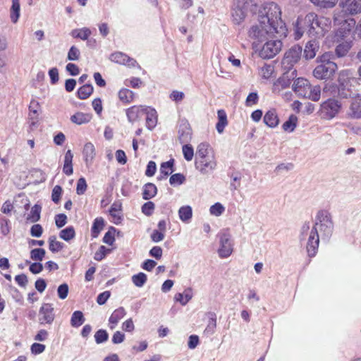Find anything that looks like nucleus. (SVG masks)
Returning <instances> with one entry per match:
<instances>
[{"label": "nucleus", "instance_id": "nucleus-44", "mask_svg": "<svg viewBox=\"0 0 361 361\" xmlns=\"http://www.w3.org/2000/svg\"><path fill=\"white\" fill-rule=\"evenodd\" d=\"M290 80L285 75L280 77L276 82L274 83L275 90H280L281 89H285L288 87L290 85Z\"/></svg>", "mask_w": 361, "mask_h": 361}, {"label": "nucleus", "instance_id": "nucleus-13", "mask_svg": "<svg viewBox=\"0 0 361 361\" xmlns=\"http://www.w3.org/2000/svg\"><path fill=\"white\" fill-rule=\"evenodd\" d=\"M147 106L134 105L126 109V116L131 123L140 120L147 109Z\"/></svg>", "mask_w": 361, "mask_h": 361}, {"label": "nucleus", "instance_id": "nucleus-33", "mask_svg": "<svg viewBox=\"0 0 361 361\" xmlns=\"http://www.w3.org/2000/svg\"><path fill=\"white\" fill-rule=\"evenodd\" d=\"M85 319L84 317L83 313L80 311L77 310L75 311L71 316V325L73 327L78 328L80 326L85 322Z\"/></svg>", "mask_w": 361, "mask_h": 361}, {"label": "nucleus", "instance_id": "nucleus-6", "mask_svg": "<svg viewBox=\"0 0 361 361\" xmlns=\"http://www.w3.org/2000/svg\"><path fill=\"white\" fill-rule=\"evenodd\" d=\"M302 47L295 45L289 49L282 59V66L286 70H290L300 59Z\"/></svg>", "mask_w": 361, "mask_h": 361}, {"label": "nucleus", "instance_id": "nucleus-30", "mask_svg": "<svg viewBox=\"0 0 361 361\" xmlns=\"http://www.w3.org/2000/svg\"><path fill=\"white\" fill-rule=\"evenodd\" d=\"M174 159H171L168 161L163 162L160 167L161 177L159 179L165 178L173 172Z\"/></svg>", "mask_w": 361, "mask_h": 361}, {"label": "nucleus", "instance_id": "nucleus-40", "mask_svg": "<svg viewBox=\"0 0 361 361\" xmlns=\"http://www.w3.org/2000/svg\"><path fill=\"white\" fill-rule=\"evenodd\" d=\"M350 48V42H344L337 45L335 51L338 57H343L348 54Z\"/></svg>", "mask_w": 361, "mask_h": 361}, {"label": "nucleus", "instance_id": "nucleus-23", "mask_svg": "<svg viewBox=\"0 0 361 361\" xmlns=\"http://www.w3.org/2000/svg\"><path fill=\"white\" fill-rule=\"evenodd\" d=\"M319 49L318 42L316 40L309 41L305 47L304 55L307 59H312L316 56Z\"/></svg>", "mask_w": 361, "mask_h": 361}, {"label": "nucleus", "instance_id": "nucleus-61", "mask_svg": "<svg viewBox=\"0 0 361 361\" xmlns=\"http://www.w3.org/2000/svg\"><path fill=\"white\" fill-rule=\"evenodd\" d=\"M258 102V95L256 92H251L247 97L245 104L247 106H252Z\"/></svg>", "mask_w": 361, "mask_h": 361}, {"label": "nucleus", "instance_id": "nucleus-53", "mask_svg": "<svg viewBox=\"0 0 361 361\" xmlns=\"http://www.w3.org/2000/svg\"><path fill=\"white\" fill-rule=\"evenodd\" d=\"M80 54L79 49L76 47L72 46L68 52L67 57L70 61H77L79 59Z\"/></svg>", "mask_w": 361, "mask_h": 361}, {"label": "nucleus", "instance_id": "nucleus-62", "mask_svg": "<svg viewBox=\"0 0 361 361\" xmlns=\"http://www.w3.org/2000/svg\"><path fill=\"white\" fill-rule=\"evenodd\" d=\"M43 233V228L40 224H34L30 228V234L33 237L39 238Z\"/></svg>", "mask_w": 361, "mask_h": 361}, {"label": "nucleus", "instance_id": "nucleus-36", "mask_svg": "<svg viewBox=\"0 0 361 361\" xmlns=\"http://www.w3.org/2000/svg\"><path fill=\"white\" fill-rule=\"evenodd\" d=\"M59 237L66 241L73 239L75 237V231L73 226H71L62 229L59 232Z\"/></svg>", "mask_w": 361, "mask_h": 361}, {"label": "nucleus", "instance_id": "nucleus-9", "mask_svg": "<svg viewBox=\"0 0 361 361\" xmlns=\"http://www.w3.org/2000/svg\"><path fill=\"white\" fill-rule=\"evenodd\" d=\"M341 104L338 101L329 99L324 102L321 105V114L326 118H334L339 111Z\"/></svg>", "mask_w": 361, "mask_h": 361}, {"label": "nucleus", "instance_id": "nucleus-46", "mask_svg": "<svg viewBox=\"0 0 361 361\" xmlns=\"http://www.w3.org/2000/svg\"><path fill=\"white\" fill-rule=\"evenodd\" d=\"M274 72V67L271 65L265 64L260 69V75L263 78H270Z\"/></svg>", "mask_w": 361, "mask_h": 361}, {"label": "nucleus", "instance_id": "nucleus-57", "mask_svg": "<svg viewBox=\"0 0 361 361\" xmlns=\"http://www.w3.org/2000/svg\"><path fill=\"white\" fill-rule=\"evenodd\" d=\"M210 213L216 216H220L224 212V207L221 203H215L210 207Z\"/></svg>", "mask_w": 361, "mask_h": 361}, {"label": "nucleus", "instance_id": "nucleus-31", "mask_svg": "<svg viewBox=\"0 0 361 361\" xmlns=\"http://www.w3.org/2000/svg\"><path fill=\"white\" fill-rule=\"evenodd\" d=\"M91 34V30L88 27L74 29L71 32V35L73 38H78L82 40H87Z\"/></svg>", "mask_w": 361, "mask_h": 361}, {"label": "nucleus", "instance_id": "nucleus-15", "mask_svg": "<svg viewBox=\"0 0 361 361\" xmlns=\"http://www.w3.org/2000/svg\"><path fill=\"white\" fill-rule=\"evenodd\" d=\"M122 203L120 200L115 201L109 209L110 221L116 225L122 221Z\"/></svg>", "mask_w": 361, "mask_h": 361}, {"label": "nucleus", "instance_id": "nucleus-37", "mask_svg": "<svg viewBox=\"0 0 361 361\" xmlns=\"http://www.w3.org/2000/svg\"><path fill=\"white\" fill-rule=\"evenodd\" d=\"M20 16V1L19 0H12V6L11 8V19L16 23Z\"/></svg>", "mask_w": 361, "mask_h": 361}, {"label": "nucleus", "instance_id": "nucleus-5", "mask_svg": "<svg viewBox=\"0 0 361 361\" xmlns=\"http://www.w3.org/2000/svg\"><path fill=\"white\" fill-rule=\"evenodd\" d=\"M329 54L325 53L321 56L322 64L318 65L313 71V75L323 80L331 77L337 70V64L329 59Z\"/></svg>", "mask_w": 361, "mask_h": 361}, {"label": "nucleus", "instance_id": "nucleus-18", "mask_svg": "<svg viewBox=\"0 0 361 361\" xmlns=\"http://www.w3.org/2000/svg\"><path fill=\"white\" fill-rule=\"evenodd\" d=\"M126 311L124 307H119L116 309L109 319V327L113 330L118 325V322L126 316Z\"/></svg>", "mask_w": 361, "mask_h": 361}, {"label": "nucleus", "instance_id": "nucleus-59", "mask_svg": "<svg viewBox=\"0 0 361 361\" xmlns=\"http://www.w3.org/2000/svg\"><path fill=\"white\" fill-rule=\"evenodd\" d=\"M45 345L39 343H34L30 347L31 353L34 355H39L45 350Z\"/></svg>", "mask_w": 361, "mask_h": 361}, {"label": "nucleus", "instance_id": "nucleus-48", "mask_svg": "<svg viewBox=\"0 0 361 361\" xmlns=\"http://www.w3.org/2000/svg\"><path fill=\"white\" fill-rule=\"evenodd\" d=\"M182 149L185 159L188 161H191L194 157L193 147L190 145H185Z\"/></svg>", "mask_w": 361, "mask_h": 361}, {"label": "nucleus", "instance_id": "nucleus-60", "mask_svg": "<svg viewBox=\"0 0 361 361\" xmlns=\"http://www.w3.org/2000/svg\"><path fill=\"white\" fill-rule=\"evenodd\" d=\"M156 171H157L156 163L153 161H149L147 165L145 175L148 177H152L155 174Z\"/></svg>", "mask_w": 361, "mask_h": 361}, {"label": "nucleus", "instance_id": "nucleus-3", "mask_svg": "<svg viewBox=\"0 0 361 361\" xmlns=\"http://www.w3.org/2000/svg\"><path fill=\"white\" fill-rule=\"evenodd\" d=\"M217 166L214 150L207 142H202L197 147L195 166L202 174L213 171Z\"/></svg>", "mask_w": 361, "mask_h": 361}, {"label": "nucleus", "instance_id": "nucleus-41", "mask_svg": "<svg viewBox=\"0 0 361 361\" xmlns=\"http://www.w3.org/2000/svg\"><path fill=\"white\" fill-rule=\"evenodd\" d=\"M178 215L183 221H187L192 218V211L190 206L181 207L178 210Z\"/></svg>", "mask_w": 361, "mask_h": 361}, {"label": "nucleus", "instance_id": "nucleus-29", "mask_svg": "<svg viewBox=\"0 0 361 361\" xmlns=\"http://www.w3.org/2000/svg\"><path fill=\"white\" fill-rule=\"evenodd\" d=\"M104 227V220L102 217H97L92 224L91 235L93 238H97Z\"/></svg>", "mask_w": 361, "mask_h": 361}, {"label": "nucleus", "instance_id": "nucleus-32", "mask_svg": "<svg viewBox=\"0 0 361 361\" xmlns=\"http://www.w3.org/2000/svg\"><path fill=\"white\" fill-rule=\"evenodd\" d=\"M94 88L90 84H85L77 91L78 97L80 99H87L93 92Z\"/></svg>", "mask_w": 361, "mask_h": 361}, {"label": "nucleus", "instance_id": "nucleus-21", "mask_svg": "<svg viewBox=\"0 0 361 361\" xmlns=\"http://www.w3.org/2000/svg\"><path fill=\"white\" fill-rule=\"evenodd\" d=\"M355 20L354 18H349L345 19L341 25V27L338 29V32L341 37H345L348 35L353 29L355 26Z\"/></svg>", "mask_w": 361, "mask_h": 361}, {"label": "nucleus", "instance_id": "nucleus-58", "mask_svg": "<svg viewBox=\"0 0 361 361\" xmlns=\"http://www.w3.org/2000/svg\"><path fill=\"white\" fill-rule=\"evenodd\" d=\"M55 223L58 228H61L67 223V216L64 214H59L55 216Z\"/></svg>", "mask_w": 361, "mask_h": 361}, {"label": "nucleus", "instance_id": "nucleus-49", "mask_svg": "<svg viewBox=\"0 0 361 361\" xmlns=\"http://www.w3.org/2000/svg\"><path fill=\"white\" fill-rule=\"evenodd\" d=\"M111 252L110 249L106 248L104 245H101L98 250L94 254V259L97 261H101L102 260L106 255Z\"/></svg>", "mask_w": 361, "mask_h": 361}, {"label": "nucleus", "instance_id": "nucleus-16", "mask_svg": "<svg viewBox=\"0 0 361 361\" xmlns=\"http://www.w3.org/2000/svg\"><path fill=\"white\" fill-rule=\"evenodd\" d=\"M233 251L232 244L228 236L226 234L220 235V247L218 250L219 255L221 258L229 257Z\"/></svg>", "mask_w": 361, "mask_h": 361}, {"label": "nucleus", "instance_id": "nucleus-24", "mask_svg": "<svg viewBox=\"0 0 361 361\" xmlns=\"http://www.w3.org/2000/svg\"><path fill=\"white\" fill-rule=\"evenodd\" d=\"M118 97L123 104H128L133 102L135 93L129 89L122 88L118 91Z\"/></svg>", "mask_w": 361, "mask_h": 361}, {"label": "nucleus", "instance_id": "nucleus-52", "mask_svg": "<svg viewBox=\"0 0 361 361\" xmlns=\"http://www.w3.org/2000/svg\"><path fill=\"white\" fill-rule=\"evenodd\" d=\"M154 210V202L149 201L142 206V212L146 216H151Z\"/></svg>", "mask_w": 361, "mask_h": 361}, {"label": "nucleus", "instance_id": "nucleus-42", "mask_svg": "<svg viewBox=\"0 0 361 361\" xmlns=\"http://www.w3.org/2000/svg\"><path fill=\"white\" fill-rule=\"evenodd\" d=\"M147 276L143 272H140L132 276V281L133 284L137 287H142L147 282Z\"/></svg>", "mask_w": 361, "mask_h": 361}, {"label": "nucleus", "instance_id": "nucleus-22", "mask_svg": "<svg viewBox=\"0 0 361 361\" xmlns=\"http://www.w3.org/2000/svg\"><path fill=\"white\" fill-rule=\"evenodd\" d=\"M92 118L91 114L76 112L75 114L71 116V121L77 125H82L89 123Z\"/></svg>", "mask_w": 361, "mask_h": 361}, {"label": "nucleus", "instance_id": "nucleus-19", "mask_svg": "<svg viewBox=\"0 0 361 361\" xmlns=\"http://www.w3.org/2000/svg\"><path fill=\"white\" fill-rule=\"evenodd\" d=\"M145 115H146V127L149 130H153L158 122L157 111L154 108L148 106Z\"/></svg>", "mask_w": 361, "mask_h": 361}, {"label": "nucleus", "instance_id": "nucleus-56", "mask_svg": "<svg viewBox=\"0 0 361 361\" xmlns=\"http://www.w3.org/2000/svg\"><path fill=\"white\" fill-rule=\"evenodd\" d=\"M57 293L60 299H66L68 294V286L66 283H63L60 285L58 287Z\"/></svg>", "mask_w": 361, "mask_h": 361}, {"label": "nucleus", "instance_id": "nucleus-63", "mask_svg": "<svg viewBox=\"0 0 361 361\" xmlns=\"http://www.w3.org/2000/svg\"><path fill=\"white\" fill-rule=\"evenodd\" d=\"M110 295L111 293L109 290L99 293L97 298V302L100 305L105 304Z\"/></svg>", "mask_w": 361, "mask_h": 361}, {"label": "nucleus", "instance_id": "nucleus-34", "mask_svg": "<svg viewBox=\"0 0 361 361\" xmlns=\"http://www.w3.org/2000/svg\"><path fill=\"white\" fill-rule=\"evenodd\" d=\"M49 249L51 252H58L61 251L64 245L63 243L58 241L55 235H51L48 240Z\"/></svg>", "mask_w": 361, "mask_h": 361}, {"label": "nucleus", "instance_id": "nucleus-25", "mask_svg": "<svg viewBox=\"0 0 361 361\" xmlns=\"http://www.w3.org/2000/svg\"><path fill=\"white\" fill-rule=\"evenodd\" d=\"M73 154L71 150L68 149L65 154L64 164H63V172L66 176H71L73 173Z\"/></svg>", "mask_w": 361, "mask_h": 361}, {"label": "nucleus", "instance_id": "nucleus-28", "mask_svg": "<svg viewBox=\"0 0 361 361\" xmlns=\"http://www.w3.org/2000/svg\"><path fill=\"white\" fill-rule=\"evenodd\" d=\"M157 193V186L152 183H147L143 186L142 198L144 200H150Z\"/></svg>", "mask_w": 361, "mask_h": 361}, {"label": "nucleus", "instance_id": "nucleus-11", "mask_svg": "<svg viewBox=\"0 0 361 361\" xmlns=\"http://www.w3.org/2000/svg\"><path fill=\"white\" fill-rule=\"evenodd\" d=\"M342 12L350 16L361 13V0H342Z\"/></svg>", "mask_w": 361, "mask_h": 361}, {"label": "nucleus", "instance_id": "nucleus-51", "mask_svg": "<svg viewBox=\"0 0 361 361\" xmlns=\"http://www.w3.org/2000/svg\"><path fill=\"white\" fill-rule=\"evenodd\" d=\"M185 176L181 173H175L171 175L169 178V183L172 185H180L185 181Z\"/></svg>", "mask_w": 361, "mask_h": 361}, {"label": "nucleus", "instance_id": "nucleus-4", "mask_svg": "<svg viewBox=\"0 0 361 361\" xmlns=\"http://www.w3.org/2000/svg\"><path fill=\"white\" fill-rule=\"evenodd\" d=\"M328 19L321 17L314 13H307L303 19H298L297 25H300L310 35L319 37L324 35L327 30L328 25L325 23Z\"/></svg>", "mask_w": 361, "mask_h": 361}, {"label": "nucleus", "instance_id": "nucleus-43", "mask_svg": "<svg viewBox=\"0 0 361 361\" xmlns=\"http://www.w3.org/2000/svg\"><path fill=\"white\" fill-rule=\"evenodd\" d=\"M321 88L319 86L312 87L310 85L306 98L312 101H318L320 99Z\"/></svg>", "mask_w": 361, "mask_h": 361}, {"label": "nucleus", "instance_id": "nucleus-39", "mask_svg": "<svg viewBox=\"0 0 361 361\" xmlns=\"http://www.w3.org/2000/svg\"><path fill=\"white\" fill-rule=\"evenodd\" d=\"M175 300L179 302L181 305H186L192 298L191 290H185L184 293H176L174 297Z\"/></svg>", "mask_w": 361, "mask_h": 361}, {"label": "nucleus", "instance_id": "nucleus-55", "mask_svg": "<svg viewBox=\"0 0 361 361\" xmlns=\"http://www.w3.org/2000/svg\"><path fill=\"white\" fill-rule=\"evenodd\" d=\"M87 190V183L84 178H80L77 182L76 192L78 195H83Z\"/></svg>", "mask_w": 361, "mask_h": 361}, {"label": "nucleus", "instance_id": "nucleus-26", "mask_svg": "<svg viewBox=\"0 0 361 361\" xmlns=\"http://www.w3.org/2000/svg\"><path fill=\"white\" fill-rule=\"evenodd\" d=\"M350 116L355 118H361V97L357 96L353 99L350 107Z\"/></svg>", "mask_w": 361, "mask_h": 361}, {"label": "nucleus", "instance_id": "nucleus-27", "mask_svg": "<svg viewBox=\"0 0 361 361\" xmlns=\"http://www.w3.org/2000/svg\"><path fill=\"white\" fill-rule=\"evenodd\" d=\"M218 122L216 128L218 133H222L225 127L228 125V119L226 111L224 109H219L217 111Z\"/></svg>", "mask_w": 361, "mask_h": 361}, {"label": "nucleus", "instance_id": "nucleus-54", "mask_svg": "<svg viewBox=\"0 0 361 361\" xmlns=\"http://www.w3.org/2000/svg\"><path fill=\"white\" fill-rule=\"evenodd\" d=\"M122 330L128 332L133 333L135 330V325L132 318H129L125 322H123L121 326Z\"/></svg>", "mask_w": 361, "mask_h": 361}, {"label": "nucleus", "instance_id": "nucleus-8", "mask_svg": "<svg viewBox=\"0 0 361 361\" xmlns=\"http://www.w3.org/2000/svg\"><path fill=\"white\" fill-rule=\"evenodd\" d=\"M55 319L54 307L51 303H43L39 310L38 321L41 325L51 324Z\"/></svg>", "mask_w": 361, "mask_h": 361}, {"label": "nucleus", "instance_id": "nucleus-12", "mask_svg": "<svg viewBox=\"0 0 361 361\" xmlns=\"http://www.w3.org/2000/svg\"><path fill=\"white\" fill-rule=\"evenodd\" d=\"M109 59L112 62L127 66L128 67H135L137 65L135 59L121 51H115L112 53L109 56Z\"/></svg>", "mask_w": 361, "mask_h": 361}, {"label": "nucleus", "instance_id": "nucleus-64", "mask_svg": "<svg viewBox=\"0 0 361 361\" xmlns=\"http://www.w3.org/2000/svg\"><path fill=\"white\" fill-rule=\"evenodd\" d=\"M92 105L95 112L98 115H101L103 110L102 99L100 98L94 99L92 102Z\"/></svg>", "mask_w": 361, "mask_h": 361}, {"label": "nucleus", "instance_id": "nucleus-14", "mask_svg": "<svg viewBox=\"0 0 361 361\" xmlns=\"http://www.w3.org/2000/svg\"><path fill=\"white\" fill-rule=\"evenodd\" d=\"M311 84L303 78H297L293 84V91L299 96L306 98Z\"/></svg>", "mask_w": 361, "mask_h": 361}, {"label": "nucleus", "instance_id": "nucleus-35", "mask_svg": "<svg viewBox=\"0 0 361 361\" xmlns=\"http://www.w3.org/2000/svg\"><path fill=\"white\" fill-rule=\"evenodd\" d=\"M297 123V116L292 114L289 116L288 119L283 123L282 128L284 131L293 132L296 128Z\"/></svg>", "mask_w": 361, "mask_h": 361}, {"label": "nucleus", "instance_id": "nucleus-7", "mask_svg": "<svg viewBox=\"0 0 361 361\" xmlns=\"http://www.w3.org/2000/svg\"><path fill=\"white\" fill-rule=\"evenodd\" d=\"M281 47V40H269L262 46L259 54L262 59H271L280 52Z\"/></svg>", "mask_w": 361, "mask_h": 361}, {"label": "nucleus", "instance_id": "nucleus-10", "mask_svg": "<svg viewBox=\"0 0 361 361\" xmlns=\"http://www.w3.org/2000/svg\"><path fill=\"white\" fill-rule=\"evenodd\" d=\"M247 0H238V5L232 10V20L235 24H240L245 18Z\"/></svg>", "mask_w": 361, "mask_h": 361}, {"label": "nucleus", "instance_id": "nucleus-50", "mask_svg": "<svg viewBox=\"0 0 361 361\" xmlns=\"http://www.w3.org/2000/svg\"><path fill=\"white\" fill-rule=\"evenodd\" d=\"M62 192L63 190L60 185H57L54 187L51 192V200L54 203L58 204L59 202Z\"/></svg>", "mask_w": 361, "mask_h": 361}, {"label": "nucleus", "instance_id": "nucleus-47", "mask_svg": "<svg viewBox=\"0 0 361 361\" xmlns=\"http://www.w3.org/2000/svg\"><path fill=\"white\" fill-rule=\"evenodd\" d=\"M109 334L106 330L99 329L94 334V338L97 343L99 344L108 340Z\"/></svg>", "mask_w": 361, "mask_h": 361}, {"label": "nucleus", "instance_id": "nucleus-17", "mask_svg": "<svg viewBox=\"0 0 361 361\" xmlns=\"http://www.w3.org/2000/svg\"><path fill=\"white\" fill-rule=\"evenodd\" d=\"M279 121L277 111L274 108L268 110L263 117L264 124L271 128L277 127L279 124Z\"/></svg>", "mask_w": 361, "mask_h": 361}, {"label": "nucleus", "instance_id": "nucleus-2", "mask_svg": "<svg viewBox=\"0 0 361 361\" xmlns=\"http://www.w3.org/2000/svg\"><path fill=\"white\" fill-rule=\"evenodd\" d=\"M317 219L319 222H317L312 228L307 244V251L308 255L311 257H314L317 252L319 243L318 231L322 233L324 236L329 237L331 235L333 229L331 216L327 211H319Z\"/></svg>", "mask_w": 361, "mask_h": 361}, {"label": "nucleus", "instance_id": "nucleus-20", "mask_svg": "<svg viewBox=\"0 0 361 361\" xmlns=\"http://www.w3.org/2000/svg\"><path fill=\"white\" fill-rule=\"evenodd\" d=\"M83 159L87 165L91 164L96 156V149L94 145L89 142L85 144L82 149Z\"/></svg>", "mask_w": 361, "mask_h": 361}, {"label": "nucleus", "instance_id": "nucleus-1", "mask_svg": "<svg viewBox=\"0 0 361 361\" xmlns=\"http://www.w3.org/2000/svg\"><path fill=\"white\" fill-rule=\"evenodd\" d=\"M266 15L259 16L258 23L248 31L251 38L263 40L269 37H286L287 28L281 19V11L279 5L271 2L266 8Z\"/></svg>", "mask_w": 361, "mask_h": 361}, {"label": "nucleus", "instance_id": "nucleus-38", "mask_svg": "<svg viewBox=\"0 0 361 361\" xmlns=\"http://www.w3.org/2000/svg\"><path fill=\"white\" fill-rule=\"evenodd\" d=\"M40 213L41 207L38 204L34 205L32 207L30 212L27 217V220L32 223L37 222L40 219Z\"/></svg>", "mask_w": 361, "mask_h": 361}, {"label": "nucleus", "instance_id": "nucleus-45", "mask_svg": "<svg viewBox=\"0 0 361 361\" xmlns=\"http://www.w3.org/2000/svg\"><path fill=\"white\" fill-rule=\"evenodd\" d=\"M46 255V251L43 248H35L30 251V258L33 261H42Z\"/></svg>", "mask_w": 361, "mask_h": 361}]
</instances>
